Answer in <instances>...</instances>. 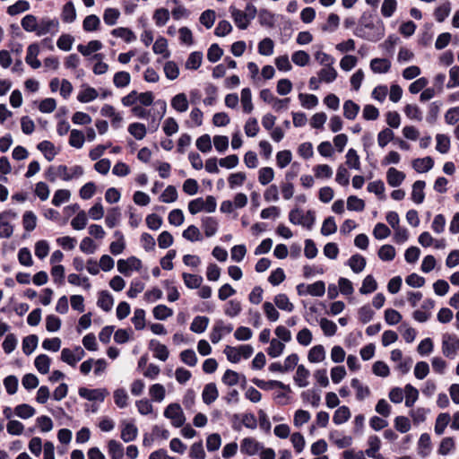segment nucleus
<instances>
[{
	"label": "nucleus",
	"instance_id": "f257e3e1",
	"mask_svg": "<svg viewBox=\"0 0 459 459\" xmlns=\"http://www.w3.org/2000/svg\"><path fill=\"white\" fill-rule=\"evenodd\" d=\"M230 13L236 26L239 30H246L249 26L250 22L256 16L257 9L253 4L248 3L245 7V11L230 6Z\"/></svg>",
	"mask_w": 459,
	"mask_h": 459
},
{
	"label": "nucleus",
	"instance_id": "f03ea898",
	"mask_svg": "<svg viewBox=\"0 0 459 459\" xmlns=\"http://www.w3.org/2000/svg\"><path fill=\"white\" fill-rule=\"evenodd\" d=\"M163 415L170 420L171 425L175 428L183 427L186 420L183 409L177 403H169L165 408Z\"/></svg>",
	"mask_w": 459,
	"mask_h": 459
},
{
	"label": "nucleus",
	"instance_id": "7ed1b4c3",
	"mask_svg": "<svg viewBox=\"0 0 459 459\" xmlns=\"http://www.w3.org/2000/svg\"><path fill=\"white\" fill-rule=\"evenodd\" d=\"M254 352V349L251 345L245 344L238 347L226 346L224 353L227 359L232 363H238L241 358L248 359Z\"/></svg>",
	"mask_w": 459,
	"mask_h": 459
},
{
	"label": "nucleus",
	"instance_id": "20e7f679",
	"mask_svg": "<svg viewBox=\"0 0 459 459\" xmlns=\"http://www.w3.org/2000/svg\"><path fill=\"white\" fill-rule=\"evenodd\" d=\"M442 353L445 357L454 359L459 352V338L451 333L442 335Z\"/></svg>",
	"mask_w": 459,
	"mask_h": 459
},
{
	"label": "nucleus",
	"instance_id": "39448f33",
	"mask_svg": "<svg viewBox=\"0 0 459 459\" xmlns=\"http://www.w3.org/2000/svg\"><path fill=\"white\" fill-rule=\"evenodd\" d=\"M59 21L56 18L43 17L39 20L37 36L41 37L47 34H55L59 30Z\"/></svg>",
	"mask_w": 459,
	"mask_h": 459
},
{
	"label": "nucleus",
	"instance_id": "423d86ee",
	"mask_svg": "<svg viewBox=\"0 0 459 459\" xmlns=\"http://www.w3.org/2000/svg\"><path fill=\"white\" fill-rule=\"evenodd\" d=\"M142 267V262L135 256H130L127 259H119L117 261V270L125 276H130L134 271H139Z\"/></svg>",
	"mask_w": 459,
	"mask_h": 459
},
{
	"label": "nucleus",
	"instance_id": "0eeeda50",
	"mask_svg": "<svg viewBox=\"0 0 459 459\" xmlns=\"http://www.w3.org/2000/svg\"><path fill=\"white\" fill-rule=\"evenodd\" d=\"M290 221L293 224H299L307 229H311L314 224L315 217L311 212H307V214H304L299 210H292L289 214Z\"/></svg>",
	"mask_w": 459,
	"mask_h": 459
},
{
	"label": "nucleus",
	"instance_id": "6e6552de",
	"mask_svg": "<svg viewBox=\"0 0 459 459\" xmlns=\"http://www.w3.org/2000/svg\"><path fill=\"white\" fill-rule=\"evenodd\" d=\"M79 395L88 401L103 402L108 395V391L105 388L88 389L86 387H81L79 389Z\"/></svg>",
	"mask_w": 459,
	"mask_h": 459
},
{
	"label": "nucleus",
	"instance_id": "1a4fd4ad",
	"mask_svg": "<svg viewBox=\"0 0 459 459\" xmlns=\"http://www.w3.org/2000/svg\"><path fill=\"white\" fill-rule=\"evenodd\" d=\"M84 173V169L80 165H75L71 168H68L65 165H61V169L59 170V178L64 181H69L74 178H78L82 177Z\"/></svg>",
	"mask_w": 459,
	"mask_h": 459
},
{
	"label": "nucleus",
	"instance_id": "9d476101",
	"mask_svg": "<svg viewBox=\"0 0 459 459\" xmlns=\"http://www.w3.org/2000/svg\"><path fill=\"white\" fill-rule=\"evenodd\" d=\"M232 330L231 325H225L222 321L216 322L210 334L211 342L218 343L224 334L231 333Z\"/></svg>",
	"mask_w": 459,
	"mask_h": 459
},
{
	"label": "nucleus",
	"instance_id": "9b49d317",
	"mask_svg": "<svg viewBox=\"0 0 459 459\" xmlns=\"http://www.w3.org/2000/svg\"><path fill=\"white\" fill-rule=\"evenodd\" d=\"M100 114L103 117H109L111 119V125L115 128H118L123 122V116L121 113L117 112L116 108L109 104H105L101 108Z\"/></svg>",
	"mask_w": 459,
	"mask_h": 459
},
{
	"label": "nucleus",
	"instance_id": "f8f14e48",
	"mask_svg": "<svg viewBox=\"0 0 459 459\" xmlns=\"http://www.w3.org/2000/svg\"><path fill=\"white\" fill-rule=\"evenodd\" d=\"M39 54V47L37 43L30 44L28 47L25 61L33 69H38L41 66V62L38 59Z\"/></svg>",
	"mask_w": 459,
	"mask_h": 459
},
{
	"label": "nucleus",
	"instance_id": "ddd939ff",
	"mask_svg": "<svg viewBox=\"0 0 459 459\" xmlns=\"http://www.w3.org/2000/svg\"><path fill=\"white\" fill-rule=\"evenodd\" d=\"M149 348L154 353V357L161 361L168 359L169 352L166 345L160 343L157 340H151L149 342Z\"/></svg>",
	"mask_w": 459,
	"mask_h": 459
},
{
	"label": "nucleus",
	"instance_id": "4468645a",
	"mask_svg": "<svg viewBox=\"0 0 459 459\" xmlns=\"http://www.w3.org/2000/svg\"><path fill=\"white\" fill-rule=\"evenodd\" d=\"M240 449L244 454L254 455L263 449V446L252 437H246L241 442Z\"/></svg>",
	"mask_w": 459,
	"mask_h": 459
},
{
	"label": "nucleus",
	"instance_id": "2eb2a0df",
	"mask_svg": "<svg viewBox=\"0 0 459 459\" xmlns=\"http://www.w3.org/2000/svg\"><path fill=\"white\" fill-rule=\"evenodd\" d=\"M310 377V371L306 368L304 365H299L297 367L296 374L294 376V382L299 387H307L309 385L308 378Z\"/></svg>",
	"mask_w": 459,
	"mask_h": 459
},
{
	"label": "nucleus",
	"instance_id": "dca6fc26",
	"mask_svg": "<svg viewBox=\"0 0 459 459\" xmlns=\"http://www.w3.org/2000/svg\"><path fill=\"white\" fill-rule=\"evenodd\" d=\"M171 107L179 113L186 112L189 108V101L185 93L176 94L170 100Z\"/></svg>",
	"mask_w": 459,
	"mask_h": 459
},
{
	"label": "nucleus",
	"instance_id": "f3484780",
	"mask_svg": "<svg viewBox=\"0 0 459 459\" xmlns=\"http://www.w3.org/2000/svg\"><path fill=\"white\" fill-rule=\"evenodd\" d=\"M219 392L214 383H209L204 385L202 399L205 404H211L217 400Z\"/></svg>",
	"mask_w": 459,
	"mask_h": 459
},
{
	"label": "nucleus",
	"instance_id": "a211bd4d",
	"mask_svg": "<svg viewBox=\"0 0 459 459\" xmlns=\"http://www.w3.org/2000/svg\"><path fill=\"white\" fill-rule=\"evenodd\" d=\"M137 435L138 429L134 424L129 422L122 424L121 438L124 442L128 443L134 441L137 437Z\"/></svg>",
	"mask_w": 459,
	"mask_h": 459
},
{
	"label": "nucleus",
	"instance_id": "6ab92c4d",
	"mask_svg": "<svg viewBox=\"0 0 459 459\" xmlns=\"http://www.w3.org/2000/svg\"><path fill=\"white\" fill-rule=\"evenodd\" d=\"M434 166V160L431 157L418 158L412 160V168L418 173H425L429 171Z\"/></svg>",
	"mask_w": 459,
	"mask_h": 459
},
{
	"label": "nucleus",
	"instance_id": "aec40b11",
	"mask_svg": "<svg viewBox=\"0 0 459 459\" xmlns=\"http://www.w3.org/2000/svg\"><path fill=\"white\" fill-rule=\"evenodd\" d=\"M325 350L323 345L313 346L307 353V359L311 363H320L325 359Z\"/></svg>",
	"mask_w": 459,
	"mask_h": 459
},
{
	"label": "nucleus",
	"instance_id": "412c9836",
	"mask_svg": "<svg viewBox=\"0 0 459 459\" xmlns=\"http://www.w3.org/2000/svg\"><path fill=\"white\" fill-rule=\"evenodd\" d=\"M7 215H12L13 218L16 217L15 213L10 212L0 213V238H9L13 233V226L4 221Z\"/></svg>",
	"mask_w": 459,
	"mask_h": 459
},
{
	"label": "nucleus",
	"instance_id": "4be33fe9",
	"mask_svg": "<svg viewBox=\"0 0 459 459\" xmlns=\"http://www.w3.org/2000/svg\"><path fill=\"white\" fill-rule=\"evenodd\" d=\"M405 178V174L395 168H390L386 172V180L389 186L396 187L400 186Z\"/></svg>",
	"mask_w": 459,
	"mask_h": 459
},
{
	"label": "nucleus",
	"instance_id": "5701e85b",
	"mask_svg": "<svg viewBox=\"0 0 459 459\" xmlns=\"http://www.w3.org/2000/svg\"><path fill=\"white\" fill-rule=\"evenodd\" d=\"M252 382L257 387H259L263 390H270V389H273V387H279V388L288 390V391L290 390L289 385H286L285 384H283L282 382L278 381V380L264 381V380H262L259 378H253Z\"/></svg>",
	"mask_w": 459,
	"mask_h": 459
},
{
	"label": "nucleus",
	"instance_id": "b1692460",
	"mask_svg": "<svg viewBox=\"0 0 459 459\" xmlns=\"http://www.w3.org/2000/svg\"><path fill=\"white\" fill-rule=\"evenodd\" d=\"M391 68V62L386 58H374L370 61V69L375 74H385Z\"/></svg>",
	"mask_w": 459,
	"mask_h": 459
},
{
	"label": "nucleus",
	"instance_id": "393cba45",
	"mask_svg": "<svg viewBox=\"0 0 459 459\" xmlns=\"http://www.w3.org/2000/svg\"><path fill=\"white\" fill-rule=\"evenodd\" d=\"M425 186H426V183L423 180H417L412 185L411 200L417 204H420L423 203V201H424Z\"/></svg>",
	"mask_w": 459,
	"mask_h": 459
},
{
	"label": "nucleus",
	"instance_id": "a878e982",
	"mask_svg": "<svg viewBox=\"0 0 459 459\" xmlns=\"http://www.w3.org/2000/svg\"><path fill=\"white\" fill-rule=\"evenodd\" d=\"M321 81L325 83H331L334 82L338 76V73L333 65L324 66L317 73Z\"/></svg>",
	"mask_w": 459,
	"mask_h": 459
},
{
	"label": "nucleus",
	"instance_id": "bb28decb",
	"mask_svg": "<svg viewBox=\"0 0 459 459\" xmlns=\"http://www.w3.org/2000/svg\"><path fill=\"white\" fill-rule=\"evenodd\" d=\"M368 448L365 451V454L370 458H377L381 455L377 454L381 446V440L377 436H370L368 439Z\"/></svg>",
	"mask_w": 459,
	"mask_h": 459
},
{
	"label": "nucleus",
	"instance_id": "cd10ccee",
	"mask_svg": "<svg viewBox=\"0 0 459 459\" xmlns=\"http://www.w3.org/2000/svg\"><path fill=\"white\" fill-rule=\"evenodd\" d=\"M108 453L111 459H122L124 456V446L115 439L108 442Z\"/></svg>",
	"mask_w": 459,
	"mask_h": 459
},
{
	"label": "nucleus",
	"instance_id": "c85d7f7f",
	"mask_svg": "<svg viewBox=\"0 0 459 459\" xmlns=\"http://www.w3.org/2000/svg\"><path fill=\"white\" fill-rule=\"evenodd\" d=\"M111 34L116 38H120L126 43H131L136 39L134 32L126 27H118L112 30Z\"/></svg>",
	"mask_w": 459,
	"mask_h": 459
},
{
	"label": "nucleus",
	"instance_id": "c756f323",
	"mask_svg": "<svg viewBox=\"0 0 459 459\" xmlns=\"http://www.w3.org/2000/svg\"><path fill=\"white\" fill-rule=\"evenodd\" d=\"M351 385L356 391V398L359 401L368 398L371 394L369 387L364 385L358 378H353Z\"/></svg>",
	"mask_w": 459,
	"mask_h": 459
},
{
	"label": "nucleus",
	"instance_id": "7c9ffc66",
	"mask_svg": "<svg viewBox=\"0 0 459 459\" xmlns=\"http://www.w3.org/2000/svg\"><path fill=\"white\" fill-rule=\"evenodd\" d=\"M61 19L65 23H72L76 19V10L73 2H67L62 8Z\"/></svg>",
	"mask_w": 459,
	"mask_h": 459
},
{
	"label": "nucleus",
	"instance_id": "2f4dec72",
	"mask_svg": "<svg viewBox=\"0 0 459 459\" xmlns=\"http://www.w3.org/2000/svg\"><path fill=\"white\" fill-rule=\"evenodd\" d=\"M366 264V259L359 254L351 255L348 260V265L355 273H361L365 269Z\"/></svg>",
	"mask_w": 459,
	"mask_h": 459
},
{
	"label": "nucleus",
	"instance_id": "473e14b6",
	"mask_svg": "<svg viewBox=\"0 0 459 459\" xmlns=\"http://www.w3.org/2000/svg\"><path fill=\"white\" fill-rule=\"evenodd\" d=\"M21 25L25 31L37 34L39 20L33 14H27L22 19Z\"/></svg>",
	"mask_w": 459,
	"mask_h": 459
},
{
	"label": "nucleus",
	"instance_id": "72a5a7b5",
	"mask_svg": "<svg viewBox=\"0 0 459 459\" xmlns=\"http://www.w3.org/2000/svg\"><path fill=\"white\" fill-rule=\"evenodd\" d=\"M284 349L285 344L280 340L273 338L270 341V345L266 351L271 358H278L283 353Z\"/></svg>",
	"mask_w": 459,
	"mask_h": 459
},
{
	"label": "nucleus",
	"instance_id": "f704fd0d",
	"mask_svg": "<svg viewBox=\"0 0 459 459\" xmlns=\"http://www.w3.org/2000/svg\"><path fill=\"white\" fill-rule=\"evenodd\" d=\"M102 48V43L100 40H91L87 45H78V51L84 56L97 52Z\"/></svg>",
	"mask_w": 459,
	"mask_h": 459
},
{
	"label": "nucleus",
	"instance_id": "c9c22d12",
	"mask_svg": "<svg viewBox=\"0 0 459 459\" xmlns=\"http://www.w3.org/2000/svg\"><path fill=\"white\" fill-rule=\"evenodd\" d=\"M359 109V106L351 100H348L343 103V116L349 120L355 119Z\"/></svg>",
	"mask_w": 459,
	"mask_h": 459
},
{
	"label": "nucleus",
	"instance_id": "e433bc0d",
	"mask_svg": "<svg viewBox=\"0 0 459 459\" xmlns=\"http://www.w3.org/2000/svg\"><path fill=\"white\" fill-rule=\"evenodd\" d=\"M50 363H51V359L46 354H40V355L37 356L35 359V361H34V365H35L37 370L40 374H43V375L49 372Z\"/></svg>",
	"mask_w": 459,
	"mask_h": 459
},
{
	"label": "nucleus",
	"instance_id": "4c0bfd02",
	"mask_svg": "<svg viewBox=\"0 0 459 459\" xmlns=\"http://www.w3.org/2000/svg\"><path fill=\"white\" fill-rule=\"evenodd\" d=\"M431 450L430 437L427 433L420 435L418 442V452L422 457H426Z\"/></svg>",
	"mask_w": 459,
	"mask_h": 459
},
{
	"label": "nucleus",
	"instance_id": "58836bf2",
	"mask_svg": "<svg viewBox=\"0 0 459 459\" xmlns=\"http://www.w3.org/2000/svg\"><path fill=\"white\" fill-rule=\"evenodd\" d=\"M241 311V303L237 299H230L224 306V314L229 317H236Z\"/></svg>",
	"mask_w": 459,
	"mask_h": 459
},
{
	"label": "nucleus",
	"instance_id": "ea45409f",
	"mask_svg": "<svg viewBox=\"0 0 459 459\" xmlns=\"http://www.w3.org/2000/svg\"><path fill=\"white\" fill-rule=\"evenodd\" d=\"M275 306L281 310L292 312L294 305L290 301L286 294H277L273 299Z\"/></svg>",
	"mask_w": 459,
	"mask_h": 459
},
{
	"label": "nucleus",
	"instance_id": "a19ab883",
	"mask_svg": "<svg viewBox=\"0 0 459 459\" xmlns=\"http://www.w3.org/2000/svg\"><path fill=\"white\" fill-rule=\"evenodd\" d=\"M178 193L174 186H168L162 194L160 195L159 200L161 203L171 204L178 200Z\"/></svg>",
	"mask_w": 459,
	"mask_h": 459
},
{
	"label": "nucleus",
	"instance_id": "79ce46f5",
	"mask_svg": "<svg viewBox=\"0 0 459 459\" xmlns=\"http://www.w3.org/2000/svg\"><path fill=\"white\" fill-rule=\"evenodd\" d=\"M182 278L185 285L188 289H198L201 287L203 282V277L197 274H192L187 273H182Z\"/></svg>",
	"mask_w": 459,
	"mask_h": 459
},
{
	"label": "nucleus",
	"instance_id": "37998d69",
	"mask_svg": "<svg viewBox=\"0 0 459 459\" xmlns=\"http://www.w3.org/2000/svg\"><path fill=\"white\" fill-rule=\"evenodd\" d=\"M98 306L104 311H110L114 305V299L108 291H100L97 302Z\"/></svg>",
	"mask_w": 459,
	"mask_h": 459
},
{
	"label": "nucleus",
	"instance_id": "c03bdc74",
	"mask_svg": "<svg viewBox=\"0 0 459 459\" xmlns=\"http://www.w3.org/2000/svg\"><path fill=\"white\" fill-rule=\"evenodd\" d=\"M100 26V20L95 14L87 15L82 22V28L87 32L98 30Z\"/></svg>",
	"mask_w": 459,
	"mask_h": 459
},
{
	"label": "nucleus",
	"instance_id": "a18cd8bd",
	"mask_svg": "<svg viewBox=\"0 0 459 459\" xmlns=\"http://www.w3.org/2000/svg\"><path fill=\"white\" fill-rule=\"evenodd\" d=\"M114 236L117 239L116 241L111 242L109 246V250L113 255H117L124 251L126 247V243L124 236L120 231H115Z\"/></svg>",
	"mask_w": 459,
	"mask_h": 459
},
{
	"label": "nucleus",
	"instance_id": "49530a36",
	"mask_svg": "<svg viewBox=\"0 0 459 459\" xmlns=\"http://www.w3.org/2000/svg\"><path fill=\"white\" fill-rule=\"evenodd\" d=\"M209 325V318L206 316H195L191 323L190 329L196 333H204Z\"/></svg>",
	"mask_w": 459,
	"mask_h": 459
},
{
	"label": "nucleus",
	"instance_id": "de8ad7c7",
	"mask_svg": "<svg viewBox=\"0 0 459 459\" xmlns=\"http://www.w3.org/2000/svg\"><path fill=\"white\" fill-rule=\"evenodd\" d=\"M14 413L21 419L27 420L36 413L35 409L27 403L19 404L14 408Z\"/></svg>",
	"mask_w": 459,
	"mask_h": 459
},
{
	"label": "nucleus",
	"instance_id": "09e8293b",
	"mask_svg": "<svg viewBox=\"0 0 459 459\" xmlns=\"http://www.w3.org/2000/svg\"><path fill=\"white\" fill-rule=\"evenodd\" d=\"M152 50L155 54L162 55L163 57L168 58L170 52L168 49V41L163 37H159L153 44Z\"/></svg>",
	"mask_w": 459,
	"mask_h": 459
},
{
	"label": "nucleus",
	"instance_id": "8fccbe9b",
	"mask_svg": "<svg viewBox=\"0 0 459 459\" xmlns=\"http://www.w3.org/2000/svg\"><path fill=\"white\" fill-rule=\"evenodd\" d=\"M39 342V338L35 334H30L26 336L22 340V351L26 355L31 354L37 348Z\"/></svg>",
	"mask_w": 459,
	"mask_h": 459
},
{
	"label": "nucleus",
	"instance_id": "3c124183",
	"mask_svg": "<svg viewBox=\"0 0 459 459\" xmlns=\"http://www.w3.org/2000/svg\"><path fill=\"white\" fill-rule=\"evenodd\" d=\"M330 439L339 448H345L352 444L351 436H342L337 432L331 433Z\"/></svg>",
	"mask_w": 459,
	"mask_h": 459
},
{
	"label": "nucleus",
	"instance_id": "603ef678",
	"mask_svg": "<svg viewBox=\"0 0 459 459\" xmlns=\"http://www.w3.org/2000/svg\"><path fill=\"white\" fill-rule=\"evenodd\" d=\"M131 75L128 72H117L113 77V83L117 88H125L130 84Z\"/></svg>",
	"mask_w": 459,
	"mask_h": 459
},
{
	"label": "nucleus",
	"instance_id": "864d4df0",
	"mask_svg": "<svg viewBox=\"0 0 459 459\" xmlns=\"http://www.w3.org/2000/svg\"><path fill=\"white\" fill-rule=\"evenodd\" d=\"M403 395H405V405L407 407H411L419 397V391L408 384L404 386Z\"/></svg>",
	"mask_w": 459,
	"mask_h": 459
},
{
	"label": "nucleus",
	"instance_id": "5fc2aeb1",
	"mask_svg": "<svg viewBox=\"0 0 459 459\" xmlns=\"http://www.w3.org/2000/svg\"><path fill=\"white\" fill-rule=\"evenodd\" d=\"M257 48L261 56H270L273 54L274 42L270 38H264L258 43Z\"/></svg>",
	"mask_w": 459,
	"mask_h": 459
},
{
	"label": "nucleus",
	"instance_id": "6e6d98bb",
	"mask_svg": "<svg viewBox=\"0 0 459 459\" xmlns=\"http://www.w3.org/2000/svg\"><path fill=\"white\" fill-rule=\"evenodd\" d=\"M345 164L350 169H353L356 170L360 169V160L359 156L358 155L357 152L354 149H349L346 155H345Z\"/></svg>",
	"mask_w": 459,
	"mask_h": 459
},
{
	"label": "nucleus",
	"instance_id": "4d7b16f0",
	"mask_svg": "<svg viewBox=\"0 0 459 459\" xmlns=\"http://www.w3.org/2000/svg\"><path fill=\"white\" fill-rule=\"evenodd\" d=\"M216 20V13L214 10L207 9L204 11L200 17L199 22L202 25H204L206 29H211Z\"/></svg>",
	"mask_w": 459,
	"mask_h": 459
},
{
	"label": "nucleus",
	"instance_id": "13d9d810",
	"mask_svg": "<svg viewBox=\"0 0 459 459\" xmlns=\"http://www.w3.org/2000/svg\"><path fill=\"white\" fill-rule=\"evenodd\" d=\"M38 149L43 152L48 160H52L56 155L54 144L49 141H42L38 144Z\"/></svg>",
	"mask_w": 459,
	"mask_h": 459
},
{
	"label": "nucleus",
	"instance_id": "bf43d9fd",
	"mask_svg": "<svg viewBox=\"0 0 459 459\" xmlns=\"http://www.w3.org/2000/svg\"><path fill=\"white\" fill-rule=\"evenodd\" d=\"M351 418V411L347 406L339 407L333 414V420L336 425L346 422Z\"/></svg>",
	"mask_w": 459,
	"mask_h": 459
},
{
	"label": "nucleus",
	"instance_id": "052dcab7",
	"mask_svg": "<svg viewBox=\"0 0 459 459\" xmlns=\"http://www.w3.org/2000/svg\"><path fill=\"white\" fill-rule=\"evenodd\" d=\"M451 420V417L448 413H440L437 417L435 423V432L437 435H442Z\"/></svg>",
	"mask_w": 459,
	"mask_h": 459
},
{
	"label": "nucleus",
	"instance_id": "680f3d73",
	"mask_svg": "<svg viewBox=\"0 0 459 459\" xmlns=\"http://www.w3.org/2000/svg\"><path fill=\"white\" fill-rule=\"evenodd\" d=\"M241 104L245 113L249 114L252 112L254 106L252 103V94L249 88H244L241 91Z\"/></svg>",
	"mask_w": 459,
	"mask_h": 459
},
{
	"label": "nucleus",
	"instance_id": "e2e57ef3",
	"mask_svg": "<svg viewBox=\"0 0 459 459\" xmlns=\"http://www.w3.org/2000/svg\"><path fill=\"white\" fill-rule=\"evenodd\" d=\"M203 228L206 237H212L216 234L218 230V222L212 217H206L203 219Z\"/></svg>",
	"mask_w": 459,
	"mask_h": 459
},
{
	"label": "nucleus",
	"instance_id": "0e129e2a",
	"mask_svg": "<svg viewBox=\"0 0 459 459\" xmlns=\"http://www.w3.org/2000/svg\"><path fill=\"white\" fill-rule=\"evenodd\" d=\"M149 394L153 401L160 403L164 400L166 395L165 387L160 384H154L151 385Z\"/></svg>",
	"mask_w": 459,
	"mask_h": 459
},
{
	"label": "nucleus",
	"instance_id": "69168bd1",
	"mask_svg": "<svg viewBox=\"0 0 459 459\" xmlns=\"http://www.w3.org/2000/svg\"><path fill=\"white\" fill-rule=\"evenodd\" d=\"M85 136L83 133L77 129L71 130L69 144L76 149H81L83 146Z\"/></svg>",
	"mask_w": 459,
	"mask_h": 459
},
{
	"label": "nucleus",
	"instance_id": "338daca9",
	"mask_svg": "<svg viewBox=\"0 0 459 459\" xmlns=\"http://www.w3.org/2000/svg\"><path fill=\"white\" fill-rule=\"evenodd\" d=\"M274 178V171L270 167L261 168L258 171V181L261 185L266 186Z\"/></svg>",
	"mask_w": 459,
	"mask_h": 459
},
{
	"label": "nucleus",
	"instance_id": "774afa93",
	"mask_svg": "<svg viewBox=\"0 0 459 459\" xmlns=\"http://www.w3.org/2000/svg\"><path fill=\"white\" fill-rule=\"evenodd\" d=\"M163 71L165 76L170 81L176 80L179 75V67L174 61L166 62Z\"/></svg>",
	"mask_w": 459,
	"mask_h": 459
}]
</instances>
